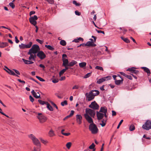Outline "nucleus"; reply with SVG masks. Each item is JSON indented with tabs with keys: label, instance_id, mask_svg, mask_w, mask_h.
<instances>
[{
	"label": "nucleus",
	"instance_id": "nucleus-56",
	"mask_svg": "<svg viewBox=\"0 0 151 151\" xmlns=\"http://www.w3.org/2000/svg\"><path fill=\"white\" fill-rule=\"evenodd\" d=\"M96 30L97 31V32L98 33H102L104 34H105L104 32L103 31H102L101 30H97V29H96Z\"/></svg>",
	"mask_w": 151,
	"mask_h": 151
},
{
	"label": "nucleus",
	"instance_id": "nucleus-42",
	"mask_svg": "<svg viewBox=\"0 0 151 151\" xmlns=\"http://www.w3.org/2000/svg\"><path fill=\"white\" fill-rule=\"evenodd\" d=\"M61 105L63 106H64L65 105H66L67 104V101L66 100H65L63 102H61Z\"/></svg>",
	"mask_w": 151,
	"mask_h": 151
},
{
	"label": "nucleus",
	"instance_id": "nucleus-12",
	"mask_svg": "<svg viewBox=\"0 0 151 151\" xmlns=\"http://www.w3.org/2000/svg\"><path fill=\"white\" fill-rule=\"evenodd\" d=\"M112 77L115 80V83L116 85H119L122 83L123 80L122 78H121V80H117L116 79L117 76L116 75H113Z\"/></svg>",
	"mask_w": 151,
	"mask_h": 151
},
{
	"label": "nucleus",
	"instance_id": "nucleus-36",
	"mask_svg": "<svg viewBox=\"0 0 151 151\" xmlns=\"http://www.w3.org/2000/svg\"><path fill=\"white\" fill-rule=\"evenodd\" d=\"M38 101L40 104H41V105H43L45 104H47V102H45V101H42L41 100H38Z\"/></svg>",
	"mask_w": 151,
	"mask_h": 151
},
{
	"label": "nucleus",
	"instance_id": "nucleus-30",
	"mask_svg": "<svg viewBox=\"0 0 151 151\" xmlns=\"http://www.w3.org/2000/svg\"><path fill=\"white\" fill-rule=\"evenodd\" d=\"M49 135L50 137H52L55 135L54 131L51 129L48 132Z\"/></svg>",
	"mask_w": 151,
	"mask_h": 151
},
{
	"label": "nucleus",
	"instance_id": "nucleus-20",
	"mask_svg": "<svg viewBox=\"0 0 151 151\" xmlns=\"http://www.w3.org/2000/svg\"><path fill=\"white\" fill-rule=\"evenodd\" d=\"M85 45L86 46H91L93 47H95L96 46V45L94 44L93 41H90L87 42L85 44Z\"/></svg>",
	"mask_w": 151,
	"mask_h": 151
},
{
	"label": "nucleus",
	"instance_id": "nucleus-7",
	"mask_svg": "<svg viewBox=\"0 0 151 151\" xmlns=\"http://www.w3.org/2000/svg\"><path fill=\"white\" fill-rule=\"evenodd\" d=\"M32 44V42H30L28 44H24L22 43L19 45V48L21 49H24L25 48H30Z\"/></svg>",
	"mask_w": 151,
	"mask_h": 151
},
{
	"label": "nucleus",
	"instance_id": "nucleus-14",
	"mask_svg": "<svg viewBox=\"0 0 151 151\" xmlns=\"http://www.w3.org/2000/svg\"><path fill=\"white\" fill-rule=\"evenodd\" d=\"M5 67L7 69V70H5L10 75H13V76H15L18 77H19V76L16 75L14 72L9 69L7 68L6 66H5Z\"/></svg>",
	"mask_w": 151,
	"mask_h": 151
},
{
	"label": "nucleus",
	"instance_id": "nucleus-39",
	"mask_svg": "<svg viewBox=\"0 0 151 151\" xmlns=\"http://www.w3.org/2000/svg\"><path fill=\"white\" fill-rule=\"evenodd\" d=\"M14 2L12 1L9 3V5L12 8L14 9L15 7V6L13 3Z\"/></svg>",
	"mask_w": 151,
	"mask_h": 151
},
{
	"label": "nucleus",
	"instance_id": "nucleus-10",
	"mask_svg": "<svg viewBox=\"0 0 151 151\" xmlns=\"http://www.w3.org/2000/svg\"><path fill=\"white\" fill-rule=\"evenodd\" d=\"M89 107L95 110L98 109L99 107V106L95 101L91 102Z\"/></svg>",
	"mask_w": 151,
	"mask_h": 151
},
{
	"label": "nucleus",
	"instance_id": "nucleus-35",
	"mask_svg": "<svg viewBox=\"0 0 151 151\" xmlns=\"http://www.w3.org/2000/svg\"><path fill=\"white\" fill-rule=\"evenodd\" d=\"M71 145H72L71 142H68V143H67L66 144V147H67V148L69 149L70 148V147L71 146Z\"/></svg>",
	"mask_w": 151,
	"mask_h": 151
},
{
	"label": "nucleus",
	"instance_id": "nucleus-60",
	"mask_svg": "<svg viewBox=\"0 0 151 151\" xmlns=\"http://www.w3.org/2000/svg\"><path fill=\"white\" fill-rule=\"evenodd\" d=\"M30 18H33V19H35V20H36L38 18H37V16L36 15H34V16L33 17H30Z\"/></svg>",
	"mask_w": 151,
	"mask_h": 151
},
{
	"label": "nucleus",
	"instance_id": "nucleus-26",
	"mask_svg": "<svg viewBox=\"0 0 151 151\" xmlns=\"http://www.w3.org/2000/svg\"><path fill=\"white\" fill-rule=\"evenodd\" d=\"M36 20L34 19L33 18H29V21L30 23L33 25L34 26L35 25L37 24V22L35 21Z\"/></svg>",
	"mask_w": 151,
	"mask_h": 151
},
{
	"label": "nucleus",
	"instance_id": "nucleus-47",
	"mask_svg": "<svg viewBox=\"0 0 151 151\" xmlns=\"http://www.w3.org/2000/svg\"><path fill=\"white\" fill-rule=\"evenodd\" d=\"M40 139L41 140V142L44 144H46L47 143V141L43 139L42 138H40Z\"/></svg>",
	"mask_w": 151,
	"mask_h": 151
},
{
	"label": "nucleus",
	"instance_id": "nucleus-23",
	"mask_svg": "<svg viewBox=\"0 0 151 151\" xmlns=\"http://www.w3.org/2000/svg\"><path fill=\"white\" fill-rule=\"evenodd\" d=\"M65 68L63 69L59 73V75L60 76L62 75L66 71V70L68 69L69 68L68 66L64 67Z\"/></svg>",
	"mask_w": 151,
	"mask_h": 151
},
{
	"label": "nucleus",
	"instance_id": "nucleus-59",
	"mask_svg": "<svg viewBox=\"0 0 151 151\" xmlns=\"http://www.w3.org/2000/svg\"><path fill=\"white\" fill-rule=\"evenodd\" d=\"M58 79H54L52 81V82L54 83H56L58 82Z\"/></svg>",
	"mask_w": 151,
	"mask_h": 151
},
{
	"label": "nucleus",
	"instance_id": "nucleus-53",
	"mask_svg": "<svg viewBox=\"0 0 151 151\" xmlns=\"http://www.w3.org/2000/svg\"><path fill=\"white\" fill-rule=\"evenodd\" d=\"M75 13L76 15L78 16H80L81 14V13L77 10L75 11Z\"/></svg>",
	"mask_w": 151,
	"mask_h": 151
},
{
	"label": "nucleus",
	"instance_id": "nucleus-24",
	"mask_svg": "<svg viewBox=\"0 0 151 151\" xmlns=\"http://www.w3.org/2000/svg\"><path fill=\"white\" fill-rule=\"evenodd\" d=\"M107 111V108L106 107H102L101 108L100 110L99 111L100 112H101L104 113H106Z\"/></svg>",
	"mask_w": 151,
	"mask_h": 151
},
{
	"label": "nucleus",
	"instance_id": "nucleus-16",
	"mask_svg": "<svg viewBox=\"0 0 151 151\" xmlns=\"http://www.w3.org/2000/svg\"><path fill=\"white\" fill-rule=\"evenodd\" d=\"M127 70L130 71L132 73H134L136 74H138L139 72L138 70H137L135 69V68H129Z\"/></svg>",
	"mask_w": 151,
	"mask_h": 151
},
{
	"label": "nucleus",
	"instance_id": "nucleus-41",
	"mask_svg": "<svg viewBox=\"0 0 151 151\" xmlns=\"http://www.w3.org/2000/svg\"><path fill=\"white\" fill-rule=\"evenodd\" d=\"M95 147V145L94 143H93L91 145H90L89 148L90 149H93Z\"/></svg>",
	"mask_w": 151,
	"mask_h": 151
},
{
	"label": "nucleus",
	"instance_id": "nucleus-54",
	"mask_svg": "<svg viewBox=\"0 0 151 151\" xmlns=\"http://www.w3.org/2000/svg\"><path fill=\"white\" fill-rule=\"evenodd\" d=\"M125 77L127 78H128L130 79V80H132V77L131 76H130V75H126V76H125Z\"/></svg>",
	"mask_w": 151,
	"mask_h": 151
},
{
	"label": "nucleus",
	"instance_id": "nucleus-8",
	"mask_svg": "<svg viewBox=\"0 0 151 151\" xmlns=\"http://www.w3.org/2000/svg\"><path fill=\"white\" fill-rule=\"evenodd\" d=\"M85 96L86 97V100L88 101H90L93 99L94 97L91 91L88 93H86L85 94Z\"/></svg>",
	"mask_w": 151,
	"mask_h": 151
},
{
	"label": "nucleus",
	"instance_id": "nucleus-29",
	"mask_svg": "<svg viewBox=\"0 0 151 151\" xmlns=\"http://www.w3.org/2000/svg\"><path fill=\"white\" fill-rule=\"evenodd\" d=\"M77 63V62L75 60H72L71 62L69 63L68 66H73Z\"/></svg>",
	"mask_w": 151,
	"mask_h": 151
},
{
	"label": "nucleus",
	"instance_id": "nucleus-32",
	"mask_svg": "<svg viewBox=\"0 0 151 151\" xmlns=\"http://www.w3.org/2000/svg\"><path fill=\"white\" fill-rule=\"evenodd\" d=\"M86 62H82L80 63L79 64V66L81 68H83L86 66Z\"/></svg>",
	"mask_w": 151,
	"mask_h": 151
},
{
	"label": "nucleus",
	"instance_id": "nucleus-18",
	"mask_svg": "<svg viewBox=\"0 0 151 151\" xmlns=\"http://www.w3.org/2000/svg\"><path fill=\"white\" fill-rule=\"evenodd\" d=\"M31 93L37 99H38L40 98V94L39 92L36 93L34 90H32L31 91Z\"/></svg>",
	"mask_w": 151,
	"mask_h": 151
},
{
	"label": "nucleus",
	"instance_id": "nucleus-51",
	"mask_svg": "<svg viewBox=\"0 0 151 151\" xmlns=\"http://www.w3.org/2000/svg\"><path fill=\"white\" fill-rule=\"evenodd\" d=\"M123 121V119H122V120H121V121H120V122H119V124L118 125L117 127V129H119V127H120V126L121 125V124L122 123Z\"/></svg>",
	"mask_w": 151,
	"mask_h": 151
},
{
	"label": "nucleus",
	"instance_id": "nucleus-33",
	"mask_svg": "<svg viewBox=\"0 0 151 151\" xmlns=\"http://www.w3.org/2000/svg\"><path fill=\"white\" fill-rule=\"evenodd\" d=\"M45 47L48 49L51 50H53L54 49L53 47L50 45H45Z\"/></svg>",
	"mask_w": 151,
	"mask_h": 151
},
{
	"label": "nucleus",
	"instance_id": "nucleus-52",
	"mask_svg": "<svg viewBox=\"0 0 151 151\" xmlns=\"http://www.w3.org/2000/svg\"><path fill=\"white\" fill-rule=\"evenodd\" d=\"M29 98L30 101L32 102L34 101V99L33 98L31 95L29 96Z\"/></svg>",
	"mask_w": 151,
	"mask_h": 151
},
{
	"label": "nucleus",
	"instance_id": "nucleus-58",
	"mask_svg": "<svg viewBox=\"0 0 151 151\" xmlns=\"http://www.w3.org/2000/svg\"><path fill=\"white\" fill-rule=\"evenodd\" d=\"M15 41L17 43H18L19 42V40L18 39V38L17 36H16L15 38Z\"/></svg>",
	"mask_w": 151,
	"mask_h": 151
},
{
	"label": "nucleus",
	"instance_id": "nucleus-34",
	"mask_svg": "<svg viewBox=\"0 0 151 151\" xmlns=\"http://www.w3.org/2000/svg\"><path fill=\"white\" fill-rule=\"evenodd\" d=\"M121 38L125 42L127 43H129V40L127 38H124L122 37H121Z\"/></svg>",
	"mask_w": 151,
	"mask_h": 151
},
{
	"label": "nucleus",
	"instance_id": "nucleus-28",
	"mask_svg": "<svg viewBox=\"0 0 151 151\" xmlns=\"http://www.w3.org/2000/svg\"><path fill=\"white\" fill-rule=\"evenodd\" d=\"M142 68L143 69L144 71L147 73L148 75H150V71L148 68L146 67H142Z\"/></svg>",
	"mask_w": 151,
	"mask_h": 151
},
{
	"label": "nucleus",
	"instance_id": "nucleus-62",
	"mask_svg": "<svg viewBox=\"0 0 151 151\" xmlns=\"http://www.w3.org/2000/svg\"><path fill=\"white\" fill-rule=\"evenodd\" d=\"M17 80L20 82V83H24V84L25 83V81H22L20 79H17Z\"/></svg>",
	"mask_w": 151,
	"mask_h": 151
},
{
	"label": "nucleus",
	"instance_id": "nucleus-40",
	"mask_svg": "<svg viewBox=\"0 0 151 151\" xmlns=\"http://www.w3.org/2000/svg\"><path fill=\"white\" fill-rule=\"evenodd\" d=\"M129 130L131 131H132L135 129V127L133 125H131L129 127Z\"/></svg>",
	"mask_w": 151,
	"mask_h": 151
},
{
	"label": "nucleus",
	"instance_id": "nucleus-27",
	"mask_svg": "<svg viewBox=\"0 0 151 151\" xmlns=\"http://www.w3.org/2000/svg\"><path fill=\"white\" fill-rule=\"evenodd\" d=\"M107 119H104L102 120L101 121V123H100L102 127H104L105 126L106 124L107 120Z\"/></svg>",
	"mask_w": 151,
	"mask_h": 151
},
{
	"label": "nucleus",
	"instance_id": "nucleus-63",
	"mask_svg": "<svg viewBox=\"0 0 151 151\" xmlns=\"http://www.w3.org/2000/svg\"><path fill=\"white\" fill-rule=\"evenodd\" d=\"M35 13V12L34 11H32L29 13L30 16H31L32 15L34 14Z\"/></svg>",
	"mask_w": 151,
	"mask_h": 151
},
{
	"label": "nucleus",
	"instance_id": "nucleus-17",
	"mask_svg": "<svg viewBox=\"0 0 151 151\" xmlns=\"http://www.w3.org/2000/svg\"><path fill=\"white\" fill-rule=\"evenodd\" d=\"M76 116L77 122L79 124H80L82 123V117L81 115L77 114Z\"/></svg>",
	"mask_w": 151,
	"mask_h": 151
},
{
	"label": "nucleus",
	"instance_id": "nucleus-6",
	"mask_svg": "<svg viewBox=\"0 0 151 151\" xmlns=\"http://www.w3.org/2000/svg\"><path fill=\"white\" fill-rule=\"evenodd\" d=\"M142 128L147 130L151 129V121L147 120L145 124L142 125Z\"/></svg>",
	"mask_w": 151,
	"mask_h": 151
},
{
	"label": "nucleus",
	"instance_id": "nucleus-9",
	"mask_svg": "<svg viewBox=\"0 0 151 151\" xmlns=\"http://www.w3.org/2000/svg\"><path fill=\"white\" fill-rule=\"evenodd\" d=\"M37 56L40 59L42 60L46 57V55L42 51H39L37 53Z\"/></svg>",
	"mask_w": 151,
	"mask_h": 151
},
{
	"label": "nucleus",
	"instance_id": "nucleus-38",
	"mask_svg": "<svg viewBox=\"0 0 151 151\" xmlns=\"http://www.w3.org/2000/svg\"><path fill=\"white\" fill-rule=\"evenodd\" d=\"M22 60L24 62V63L26 64H29L30 60H26L24 58L22 59Z\"/></svg>",
	"mask_w": 151,
	"mask_h": 151
},
{
	"label": "nucleus",
	"instance_id": "nucleus-46",
	"mask_svg": "<svg viewBox=\"0 0 151 151\" xmlns=\"http://www.w3.org/2000/svg\"><path fill=\"white\" fill-rule=\"evenodd\" d=\"M91 75V73H89L86 75L84 77V78H87L89 77Z\"/></svg>",
	"mask_w": 151,
	"mask_h": 151
},
{
	"label": "nucleus",
	"instance_id": "nucleus-13",
	"mask_svg": "<svg viewBox=\"0 0 151 151\" xmlns=\"http://www.w3.org/2000/svg\"><path fill=\"white\" fill-rule=\"evenodd\" d=\"M84 116L86 119L89 123H90V124L93 123V119L91 117L86 114L84 115Z\"/></svg>",
	"mask_w": 151,
	"mask_h": 151
},
{
	"label": "nucleus",
	"instance_id": "nucleus-25",
	"mask_svg": "<svg viewBox=\"0 0 151 151\" xmlns=\"http://www.w3.org/2000/svg\"><path fill=\"white\" fill-rule=\"evenodd\" d=\"M8 45V44L7 42H1L0 44V47L4 48Z\"/></svg>",
	"mask_w": 151,
	"mask_h": 151
},
{
	"label": "nucleus",
	"instance_id": "nucleus-50",
	"mask_svg": "<svg viewBox=\"0 0 151 151\" xmlns=\"http://www.w3.org/2000/svg\"><path fill=\"white\" fill-rule=\"evenodd\" d=\"M36 41L41 44H42L43 42V41L40 40L39 39H37L36 40Z\"/></svg>",
	"mask_w": 151,
	"mask_h": 151
},
{
	"label": "nucleus",
	"instance_id": "nucleus-55",
	"mask_svg": "<svg viewBox=\"0 0 151 151\" xmlns=\"http://www.w3.org/2000/svg\"><path fill=\"white\" fill-rule=\"evenodd\" d=\"M13 70L14 71L15 73L17 74L18 75H20V72L17 70L13 69Z\"/></svg>",
	"mask_w": 151,
	"mask_h": 151
},
{
	"label": "nucleus",
	"instance_id": "nucleus-4",
	"mask_svg": "<svg viewBox=\"0 0 151 151\" xmlns=\"http://www.w3.org/2000/svg\"><path fill=\"white\" fill-rule=\"evenodd\" d=\"M40 50L39 46L35 44L32 45L31 48L29 50V51L33 53V54H36Z\"/></svg>",
	"mask_w": 151,
	"mask_h": 151
},
{
	"label": "nucleus",
	"instance_id": "nucleus-15",
	"mask_svg": "<svg viewBox=\"0 0 151 151\" xmlns=\"http://www.w3.org/2000/svg\"><path fill=\"white\" fill-rule=\"evenodd\" d=\"M109 79V77L107 76L106 77L103 78H102L99 79L97 81V83L99 84H100L102 82H103L104 81L106 80H108Z\"/></svg>",
	"mask_w": 151,
	"mask_h": 151
},
{
	"label": "nucleus",
	"instance_id": "nucleus-21",
	"mask_svg": "<svg viewBox=\"0 0 151 151\" xmlns=\"http://www.w3.org/2000/svg\"><path fill=\"white\" fill-rule=\"evenodd\" d=\"M63 65L65 66H68V65L69 64L68 60L67 59L63 58Z\"/></svg>",
	"mask_w": 151,
	"mask_h": 151
},
{
	"label": "nucleus",
	"instance_id": "nucleus-5",
	"mask_svg": "<svg viewBox=\"0 0 151 151\" xmlns=\"http://www.w3.org/2000/svg\"><path fill=\"white\" fill-rule=\"evenodd\" d=\"M85 110L86 113L84 115H90V116L94 118L95 115V112L94 110L89 108L86 109Z\"/></svg>",
	"mask_w": 151,
	"mask_h": 151
},
{
	"label": "nucleus",
	"instance_id": "nucleus-57",
	"mask_svg": "<svg viewBox=\"0 0 151 151\" xmlns=\"http://www.w3.org/2000/svg\"><path fill=\"white\" fill-rule=\"evenodd\" d=\"M74 112V111L73 110H71V112L69 115V116H70V117L72 116Z\"/></svg>",
	"mask_w": 151,
	"mask_h": 151
},
{
	"label": "nucleus",
	"instance_id": "nucleus-2",
	"mask_svg": "<svg viewBox=\"0 0 151 151\" xmlns=\"http://www.w3.org/2000/svg\"><path fill=\"white\" fill-rule=\"evenodd\" d=\"M89 129L93 134H95L98 132V129L96 124L93 123L90 124Z\"/></svg>",
	"mask_w": 151,
	"mask_h": 151
},
{
	"label": "nucleus",
	"instance_id": "nucleus-1",
	"mask_svg": "<svg viewBox=\"0 0 151 151\" xmlns=\"http://www.w3.org/2000/svg\"><path fill=\"white\" fill-rule=\"evenodd\" d=\"M34 113L37 115V118L39 119L40 123H43L45 122L47 120V118L42 113H37L35 112H34Z\"/></svg>",
	"mask_w": 151,
	"mask_h": 151
},
{
	"label": "nucleus",
	"instance_id": "nucleus-43",
	"mask_svg": "<svg viewBox=\"0 0 151 151\" xmlns=\"http://www.w3.org/2000/svg\"><path fill=\"white\" fill-rule=\"evenodd\" d=\"M73 4H75L76 6H79L80 5V4L78 3H77L76 1H73Z\"/></svg>",
	"mask_w": 151,
	"mask_h": 151
},
{
	"label": "nucleus",
	"instance_id": "nucleus-44",
	"mask_svg": "<svg viewBox=\"0 0 151 151\" xmlns=\"http://www.w3.org/2000/svg\"><path fill=\"white\" fill-rule=\"evenodd\" d=\"M36 78L39 80L40 81L43 82L44 81H45V80L44 79L38 76H36Z\"/></svg>",
	"mask_w": 151,
	"mask_h": 151
},
{
	"label": "nucleus",
	"instance_id": "nucleus-61",
	"mask_svg": "<svg viewBox=\"0 0 151 151\" xmlns=\"http://www.w3.org/2000/svg\"><path fill=\"white\" fill-rule=\"evenodd\" d=\"M70 134V133H63V134L65 136H68Z\"/></svg>",
	"mask_w": 151,
	"mask_h": 151
},
{
	"label": "nucleus",
	"instance_id": "nucleus-31",
	"mask_svg": "<svg viewBox=\"0 0 151 151\" xmlns=\"http://www.w3.org/2000/svg\"><path fill=\"white\" fill-rule=\"evenodd\" d=\"M47 108L50 111H52L53 110L52 106L47 102Z\"/></svg>",
	"mask_w": 151,
	"mask_h": 151
},
{
	"label": "nucleus",
	"instance_id": "nucleus-64",
	"mask_svg": "<svg viewBox=\"0 0 151 151\" xmlns=\"http://www.w3.org/2000/svg\"><path fill=\"white\" fill-rule=\"evenodd\" d=\"M112 115L113 116H115L116 115V113L115 111H112Z\"/></svg>",
	"mask_w": 151,
	"mask_h": 151
},
{
	"label": "nucleus",
	"instance_id": "nucleus-22",
	"mask_svg": "<svg viewBox=\"0 0 151 151\" xmlns=\"http://www.w3.org/2000/svg\"><path fill=\"white\" fill-rule=\"evenodd\" d=\"M94 97L98 95L99 93V92L97 90H94L91 91Z\"/></svg>",
	"mask_w": 151,
	"mask_h": 151
},
{
	"label": "nucleus",
	"instance_id": "nucleus-19",
	"mask_svg": "<svg viewBox=\"0 0 151 151\" xmlns=\"http://www.w3.org/2000/svg\"><path fill=\"white\" fill-rule=\"evenodd\" d=\"M96 116L98 119L100 120L103 118L104 116V114H103L101 113L100 112L97 111Z\"/></svg>",
	"mask_w": 151,
	"mask_h": 151
},
{
	"label": "nucleus",
	"instance_id": "nucleus-3",
	"mask_svg": "<svg viewBox=\"0 0 151 151\" xmlns=\"http://www.w3.org/2000/svg\"><path fill=\"white\" fill-rule=\"evenodd\" d=\"M28 137L29 138L32 140L35 145H38L40 144V142L39 140L33 134H31L28 135Z\"/></svg>",
	"mask_w": 151,
	"mask_h": 151
},
{
	"label": "nucleus",
	"instance_id": "nucleus-49",
	"mask_svg": "<svg viewBox=\"0 0 151 151\" xmlns=\"http://www.w3.org/2000/svg\"><path fill=\"white\" fill-rule=\"evenodd\" d=\"M49 3L52 4L54 3V0H46Z\"/></svg>",
	"mask_w": 151,
	"mask_h": 151
},
{
	"label": "nucleus",
	"instance_id": "nucleus-45",
	"mask_svg": "<svg viewBox=\"0 0 151 151\" xmlns=\"http://www.w3.org/2000/svg\"><path fill=\"white\" fill-rule=\"evenodd\" d=\"M95 68L97 69L100 70H103V69L102 67L98 66H96L95 67Z\"/></svg>",
	"mask_w": 151,
	"mask_h": 151
},
{
	"label": "nucleus",
	"instance_id": "nucleus-48",
	"mask_svg": "<svg viewBox=\"0 0 151 151\" xmlns=\"http://www.w3.org/2000/svg\"><path fill=\"white\" fill-rule=\"evenodd\" d=\"M79 88V86L78 85H75L72 88L73 89H78Z\"/></svg>",
	"mask_w": 151,
	"mask_h": 151
},
{
	"label": "nucleus",
	"instance_id": "nucleus-37",
	"mask_svg": "<svg viewBox=\"0 0 151 151\" xmlns=\"http://www.w3.org/2000/svg\"><path fill=\"white\" fill-rule=\"evenodd\" d=\"M66 42L64 40H61L60 42V44L63 46H65L66 45Z\"/></svg>",
	"mask_w": 151,
	"mask_h": 151
},
{
	"label": "nucleus",
	"instance_id": "nucleus-11",
	"mask_svg": "<svg viewBox=\"0 0 151 151\" xmlns=\"http://www.w3.org/2000/svg\"><path fill=\"white\" fill-rule=\"evenodd\" d=\"M27 54L30 55V56L28 58L29 60H32L34 61L35 60V58H36V54H33V53L29 51Z\"/></svg>",
	"mask_w": 151,
	"mask_h": 151
}]
</instances>
